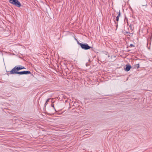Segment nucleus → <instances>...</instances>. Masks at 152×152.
<instances>
[{
  "instance_id": "obj_6",
  "label": "nucleus",
  "mask_w": 152,
  "mask_h": 152,
  "mask_svg": "<svg viewBox=\"0 0 152 152\" xmlns=\"http://www.w3.org/2000/svg\"><path fill=\"white\" fill-rule=\"evenodd\" d=\"M117 13L118 14V15L116 17V20L118 22L119 20V17L121 15V12L120 10L119 12Z\"/></svg>"
},
{
  "instance_id": "obj_12",
  "label": "nucleus",
  "mask_w": 152,
  "mask_h": 152,
  "mask_svg": "<svg viewBox=\"0 0 152 152\" xmlns=\"http://www.w3.org/2000/svg\"><path fill=\"white\" fill-rule=\"evenodd\" d=\"M124 31V33L125 35L128 34H130V32H129L126 31Z\"/></svg>"
},
{
  "instance_id": "obj_7",
  "label": "nucleus",
  "mask_w": 152,
  "mask_h": 152,
  "mask_svg": "<svg viewBox=\"0 0 152 152\" xmlns=\"http://www.w3.org/2000/svg\"><path fill=\"white\" fill-rule=\"evenodd\" d=\"M17 66H18L19 71L23 69H26L25 67L21 65H18Z\"/></svg>"
},
{
  "instance_id": "obj_23",
  "label": "nucleus",
  "mask_w": 152,
  "mask_h": 152,
  "mask_svg": "<svg viewBox=\"0 0 152 152\" xmlns=\"http://www.w3.org/2000/svg\"><path fill=\"white\" fill-rule=\"evenodd\" d=\"M48 114V115H50V114Z\"/></svg>"
},
{
  "instance_id": "obj_14",
  "label": "nucleus",
  "mask_w": 152,
  "mask_h": 152,
  "mask_svg": "<svg viewBox=\"0 0 152 152\" xmlns=\"http://www.w3.org/2000/svg\"><path fill=\"white\" fill-rule=\"evenodd\" d=\"M8 73H7V75H10V74H10V72H7Z\"/></svg>"
},
{
  "instance_id": "obj_21",
  "label": "nucleus",
  "mask_w": 152,
  "mask_h": 152,
  "mask_svg": "<svg viewBox=\"0 0 152 152\" xmlns=\"http://www.w3.org/2000/svg\"><path fill=\"white\" fill-rule=\"evenodd\" d=\"M69 109L70 108H71V107H70L69 108Z\"/></svg>"
},
{
  "instance_id": "obj_2",
  "label": "nucleus",
  "mask_w": 152,
  "mask_h": 152,
  "mask_svg": "<svg viewBox=\"0 0 152 152\" xmlns=\"http://www.w3.org/2000/svg\"><path fill=\"white\" fill-rule=\"evenodd\" d=\"M80 46L82 49L84 50H87L91 49L92 50H94L93 48L89 46L88 44L86 43L81 44Z\"/></svg>"
},
{
  "instance_id": "obj_9",
  "label": "nucleus",
  "mask_w": 152,
  "mask_h": 152,
  "mask_svg": "<svg viewBox=\"0 0 152 152\" xmlns=\"http://www.w3.org/2000/svg\"><path fill=\"white\" fill-rule=\"evenodd\" d=\"M133 26V25L131 24H130L129 27H130L131 29L132 30H133L134 29V27H133V28H132V26Z\"/></svg>"
},
{
  "instance_id": "obj_8",
  "label": "nucleus",
  "mask_w": 152,
  "mask_h": 152,
  "mask_svg": "<svg viewBox=\"0 0 152 152\" xmlns=\"http://www.w3.org/2000/svg\"><path fill=\"white\" fill-rule=\"evenodd\" d=\"M133 66V68H137V69L140 67L139 64H136L135 65H134Z\"/></svg>"
},
{
  "instance_id": "obj_17",
  "label": "nucleus",
  "mask_w": 152,
  "mask_h": 152,
  "mask_svg": "<svg viewBox=\"0 0 152 152\" xmlns=\"http://www.w3.org/2000/svg\"><path fill=\"white\" fill-rule=\"evenodd\" d=\"M48 104V102H45V107L46 106L47 104Z\"/></svg>"
},
{
  "instance_id": "obj_10",
  "label": "nucleus",
  "mask_w": 152,
  "mask_h": 152,
  "mask_svg": "<svg viewBox=\"0 0 152 152\" xmlns=\"http://www.w3.org/2000/svg\"><path fill=\"white\" fill-rule=\"evenodd\" d=\"M129 47H134V45H133L132 44H130V45L129 46Z\"/></svg>"
},
{
  "instance_id": "obj_1",
  "label": "nucleus",
  "mask_w": 152,
  "mask_h": 152,
  "mask_svg": "<svg viewBox=\"0 0 152 152\" xmlns=\"http://www.w3.org/2000/svg\"><path fill=\"white\" fill-rule=\"evenodd\" d=\"M9 2L18 7H20L21 6L20 2L18 0H9Z\"/></svg>"
},
{
  "instance_id": "obj_11",
  "label": "nucleus",
  "mask_w": 152,
  "mask_h": 152,
  "mask_svg": "<svg viewBox=\"0 0 152 152\" xmlns=\"http://www.w3.org/2000/svg\"><path fill=\"white\" fill-rule=\"evenodd\" d=\"M51 106L53 108L55 109V111H56V109H55V107H54V104H53V103H52L51 104Z\"/></svg>"
},
{
  "instance_id": "obj_3",
  "label": "nucleus",
  "mask_w": 152,
  "mask_h": 152,
  "mask_svg": "<svg viewBox=\"0 0 152 152\" xmlns=\"http://www.w3.org/2000/svg\"><path fill=\"white\" fill-rule=\"evenodd\" d=\"M17 66H15L11 70V71H7V72H10V74H18L19 70Z\"/></svg>"
},
{
  "instance_id": "obj_5",
  "label": "nucleus",
  "mask_w": 152,
  "mask_h": 152,
  "mask_svg": "<svg viewBox=\"0 0 152 152\" xmlns=\"http://www.w3.org/2000/svg\"><path fill=\"white\" fill-rule=\"evenodd\" d=\"M132 67L129 64H126V67L124 69L125 71L128 72L130 70Z\"/></svg>"
},
{
  "instance_id": "obj_22",
  "label": "nucleus",
  "mask_w": 152,
  "mask_h": 152,
  "mask_svg": "<svg viewBox=\"0 0 152 152\" xmlns=\"http://www.w3.org/2000/svg\"><path fill=\"white\" fill-rule=\"evenodd\" d=\"M113 15H114L113 14L112 15H113Z\"/></svg>"
},
{
  "instance_id": "obj_18",
  "label": "nucleus",
  "mask_w": 152,
  "mask_h": 152,
  "mask_svg": "<svg viewBox=\"0 0 152 152\" xmlns=\"http://www.w3.org/2000/svg\"><path fill=\"white\" fill-rule=\"evenodd\" d=\"M75 40H76V41H77V39L76 38H75Z\"/></svg>"
},
{
  "instance_id": "obj_4",
  "label": "nucleus",
  "mask_w": 152,
  "mask_h": 152,
  "mask_svg": "<svg viewBox=\"0 0 152 152\" xmlns=\"http://www.w3.org/2000/svg\"><path fill=\"white\" fill-rule=\"evenodd\" d=\"M31 74V72L29 71H24L20 72H19L18 75H28Z\"/></svg>"
},
{
  "instance_id": "obj_16",
  "label": "nucleus",
  "mask_w": 152,
  "mask_h": 152,
  "mask_svg": "<svg viewBox=\"0 0 152 152\" xmlns=\"http://www.w3.org/2000/svg\"><path fill=\"white\" fill-rule=\"evenodd\" d=\"M50 99H47V101H46V102H49Z\"/></svg>"
},
{
  "instance_id": "obj_24",
  "label": "nucleus",
  "mask_w": 152,
  "mask_h": 152,
  "mask_svg": "<svg viewBox=\"0 0 152 152\" xmlns=\"http://www.w3.org/2000/svg\"><path fill=\"white\" fill-rule=\"evenodd\" d=\"M114 18H115V16H114Z\"/></svg>"
},
{
  "instance_id": "obj_13",
  "label": "nucleus",
  "mask_w": 152,
  "mask_h": 152,
  "mask_svg": "<svg viewBox=\"0 0 152 152\" xmlns=\"http://www.w3.org/2000/svg\"><path fill=\"white\" fill-rule=\"evenodd\" d=\"M77 44L78 45H80V44H82V43H80L77 40Z\"/></svg>"
},
{
  "instance_id": "obj_19",
  "label": "nucleus",
  "mask_w": 152,
  "mask_h": 152,
  "mask_svg": "<svg viewBox=\"0 0 152 152\" xmlns=\"http://www.w3.org/2000/svg\"><path fill=\"white\" fill-rule=\"evenodd\" d=\"M127 23L128 25L129 23H128V22L127 21Z\"/></svg>"
},
{
  "instance_id": "obj_20",
  "label": "nucleus",
  "mask_w": 152,
  "mask_h": 152,
  "mask_svg": "<svg viewBox=\"0 0 152 152\" xmlns=\"http://www.w3.org/2000/svg\"><path fill=\"white\" fill-rule=\"evenodd\" d=\"M125 18L126 20V17H125Z\"/></svg>"
},
{
  "instance_id": "obj_15",
  "label": "nucleus",
  "mask_w": 152,
  "mask_h": 152,
  "mask_svg": "<svg viewBox=\"0 0 152 152\" xmlns=\"http://www.w3.org/2000/svg\"><path fill=\"white\" fill-rule=\"evenodd\" d=\"M115 22V24H116V27H117V26H118V23H116V22H115V20H114Z\"/></svg>"
}]
</instances>
